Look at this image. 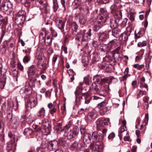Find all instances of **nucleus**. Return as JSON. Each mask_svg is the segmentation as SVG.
Instances as JSON below:
<instances>
[{"instance_id":"obj_23","label":"nucleus","mask_w":152,"mask_h":152,"mask_svg":"<svg viewBox=\"0 0 152 152\" xmlns=\"http://www.w3.org/2000/svg\"><path fill=\"white\" fill-rule=\"evenodd\" d=\"M91 81V78L89 75H88L86 76L84 78L83 82L87 85H89Z\"/></svg>"},{"instance_id":"obj_53","label":"nucleus","mask_w":152,"mask_h":152,"mask_svg":"<svg viewBox=\"0 0 152 152\" xmlns=\"http://www.w3.org/2000/svg\"><path fill=\"white\" fill-rule=\"evenodd\" d=\"M20 123H21L22 124H24V123H26V119L25 118V116H22L20 119Z\"/></svg>"},{"instance_id":"obj_43","label":"nucleus","mask_w":152,"mask_h":152,"mask_svg":"<svg viewBox=\"0 0 152 152\" xmlns=\"http://www.w3.org/2000/svg\"><path fill=\"white\" fill-rule=\"evenodd\" d=\"M30 60V57L28 56H25L23 59V62L24 63L28 62Z\"/></svg>"},{"instance_id":"obj_49","label":"nucleus","mask_w":152,"mask_h":152,"mask_svg":"<svg viewBox=\"0 0 152 152\" xmlns=\"http://www.w3.org/2000/svg\"><path fill=\"white\" fill-rule=\"evenodd\" d=\"M149 119L148 114L146 113L145 115V118L143 123L145 124H148Z\"/></svg>"},{"instance_id":"obj_54","label":"nucleus","mask_w":152,"mask_h":152,"mask_svg":"<svg viewBox=\"0 0 152 152\" xmlns=\"http://www.w3.org/2000/svg\"><path fill=\"white\" fill-rule=\"evenodd\" d=\"M70 70V71H71L72 72H73L72 75V77L71 78V82H72V81H73L75 79L74 76V75H76V73L73 71V70L72 69H71Z\"/></svg>"},{"instance_id":"obj_13","label":"nucleus","mask_w":152,"mask_h":152,"mask_svg":"<svg viewBox=\"0 0 152 152\" xmlns=\"http://www.w3.org/2000/svg\"><path fill=\"white\" fill-rule=\"evenodd\" d=\"M114 19L117 21L119 22L122 18V14L121 10H116L114 15Z\"/></svg>"},{"instance_id":"obj_40","label":"nucleus","mask_w":152,"mask_h":152,"mask_svg":"<svg viewBox=\"0 0 152 152\" xmlns=\"http://www.w3.org/2000/svg\"><path fill=\"white\" fill-rule=\"evenodd\" d=\"M105 106V103L104 102L99 103L98 104V107L99 109L106 107Z\"/></svg>"},{"instance_id":"obj_61","label":"nucleus","mask_w":152,"mask_h":152,"mask_svg":"<svg viewBox=\"0 0 152 152\" xmlns=\"http://www.w3.org/2000/svg\"><path fill=\"white\" fill-rule=\"evenodd\" d=\"M86 110L87 108H86L85 110L82 108H81L78 111V113L79 114H82L84 113V111H86Z\"/></svg>"},{"instance_id":"obj_35","label":"nucleus","mask_w":152,"mask_h":152,"mask_svg":"<svg viewBox=\"0 0 152 152\" xmlns=\"http://www.w3.org/2000/svg\"><path fill=\"white\" fill-rule=\"evenodd\" d=\"M133 66L134 68L139 70H140L144 67V65L143 64L140 65L138 64H137L134 65Z\"/></svg>"},{"instance_id":"obj_60","label":"nucleus","mask_w":152,"mask_h":152,"mask_svg":"<svg viewBox=\"0 0 152 152\" xmlns=\"http://www.w3.org/2000/svg\"><path fill=\"white\" fill-rule=\"evenodd\" d=\"M126 30L127 33V34H130L132 32V29L131 27H130V26L127 27L126 29Z\"/></svg>"},{"instance_id":"obj_47","label":"nucleus","mask_w":152,"mask_h":152,"mask_svg":"<svg viewBox=\"0 0 152 152\" xmlns=\"http://www.w3.org/2000/svg\"><path fill=\"white\" fill-rule=\"evenodd\" d=\"M32 132V131L31 130L28 128L25 129L24 131L25 134L27 135H28L29 134H30Z\"/></svg>"},{"instance_id":"obj_9","label":"nucleus","mask_w":152,"mask_h":152,"mask_svg":"<svg viewBox=\"0 0 152 152\" xmlns=\"http://www.w3.org/2000/svg\"><path fill=\"white\" fill-rule=\"evenodd\" d=\"M38 67L42 70H45L47 68V59L38 61L37 63Z\"/></svg>"},{"instance_id":"obj_28","label":"nucleus","mask_w":152,"mask_h":152,"mask_svg":"<svg viewBox=\"0 0 152 152\" xmlns=\"http://www.w3.org/2000/svg\"><path fill=\"white\" fill-rule=\"evenodd\" d=\"M128 18L131 21H133L135 19V15L134 13L131 12L128 14Z\"/></svg>"},{"instance_id":"obj_50","label":"nucleus","mask_w":152,"mask_h":152,"mask_svg":"<svg viewBox=\"0 0 152 152\" xmlns=\"http://www.w3.org/2000/svg\"><path fill=\"white\" fill-rule=\"evenodd\" d=\"M103 128V125L102 124H96L97 129L100 131Z\"/></svg>"},{"instance_id":"obj_8","label":"nucleus","mask_w":152,"mask_h":152,"mask_svg":"<svg viewBox=\"0 0 152 152\" xmlns=\"http://www.w3.org/2000/svg\"><path fill=\"white\" fill-rule=\"evenodd\" d=\"M25 13L24 11L19 12L15 20V22L17 24L23 23L26 20Z\"/></svg>"},{"instance_id":"obj_31","label":"nucleus","mask_w":152,"mask_h":152,"mask_svg":"<svg viewBox=\"0 0 152 152\" xmlns=\"http://www.w3.org/2000/svg\"><path fill=\"white\" fill-rule=\"evenodd\" d=\"M126 124H123V126H121L120 129L119 131V132L122 133L124 132L127 131V129L126 128Z\"/></svg>"},{"instance_id":"obj_32","label":"nucleus","mask_w":152,"mask_h":152,"mask_svg":"<svg viewBox=\"0 0 152 152\" xmlns=\"http://www.w3.org/2000/svg\"><path fill=\"white\" fill-rule=\"evenodd\" d=\"M7 45V41H4L2 48H1V51L2 53H4L6 51V46Z\"/></svg>"},{"instance_id":"obj_39","label":"nucleus","mask_w":152,"mask_h":152,"mask_svg":"<svg viewBox=\"0 0 152 152\" xmlns=\"http://www.w3.org/2000/svg\"><path fill=\"white\" fill-rule=\"evenodd\" d=\"M82 7L83 11L85 13H87L88 11V8L87 5L86 4H83Z\"/></svg>"},{"instance_id":"obj_3","label":"nucleus","mask_w":152,"mask_h":152,"mask_svg":"<svg viewBox=\"0 0 152 152\" xmlns=\"http://www.w3.org/2000/svg\"><path fill=\"white\" fill-rule=\"evenodd\" d=\"M100 13L98 16L99 19L101 20L98 22V25L95 24L94 28V30L95 31H97L100 28L99 25L106 22L108 17V14L106 10L103 8H101L99 10Z\"/></svg>"},{"instance_id":"obj_63","label":"nucleus","mask_w":152,"mask_h":152,"mask_svg":"<svg viewBox=\"0 0 152 152\" xmlns=\"http://www.w3.org/2000/svg\"><path fill=\"white\" fill-rule=\"evenodd\" d=\"M7 117L8 119L11 120L12 118V114L11 112L8 113L7 115Z\"/></svg>"},{"instance_id":"obj_22","label":"nucleus","mask_w":152,"mask_h":152,"mask_svg":"<svg viewBox=\"0 0 152 152\" xmlns=\"http://www.w3.org/2000/svg\"><path fill=\"white\" fill-rule=\"evenodd\" d=\"M128 39V35L127 34L125 33H122L119 37L120 40H122L123 41H126Z\"/></svg>"},{"instance_id":"obj_16","label":"nucleus","mask_w":152,"mask_h":152,"mask_svg":"<svg viewBox=\"0 0 152 152\" xmlns=\"http://www.w3.org/2000/svg\"><path fill=\"white\" fill-rule=\"evenodd\" d=\"M38 81L37 80V77L35 76L31 77L29 83V85L32 87H35L38 83Z\"/></svg>"},{"instance_id":"obj_14","label":"nucleus","mask_w":152,"mask_h":152,"mask_svg":"<svg viewBox=\"0 0 152 152\" xmlns=\"http://www.w3.org/2000/svg\"><path fill=\"white\" fill-rule=\"evenodd\" d=\"M36 68L34 65H31L29 68L28 71L29 76L34 75L36 73Z\"/></svg>"},{"instance_id":"obj_42","label":"nucleus","mask_w":152,"mask_h":152,"mask_svg":"<svg viewBox=\"0 0 152 152\" xmlns=\"http://www.w3.org/2000/svg\"><path fill=\"white\" fill-rule=\"evenodd\" d=\"M43 129H44L45 131L46 132V133L45 134L46 135L50 133V129L48 128V126H47L45 125H44L43 126Z\"/></svg>"},{"instance_id":"obj_45","label":"nucleus","mask_w":152,"mask_h":152,"mask_svg":"<svg viewBox=\"0 0 152 152\" xmlns=\"http://www.w3.org/2000/svg\"><path fill=\"white\" fill-rule=\"evenodd\" d=\"M2 7L3 8V10L5 12L7 11H10V10L9 9H8V8H7L6 7V6L5 5V4L4 3V2H3L2 3Z\"/></svg>"},{"instance_id":"obj_19","label":"nucleus","mask_w":152,"mask_h":152,"mask_svg":"<svg viewBox=\"0 0 152 152\" xmlns=\"http://www.w3.org/2000/svg\"><path fill=\"white\" fill-rule=\"evenodd\" d=\"M108 37V35L105 32L101 33L99 36V38L102 41H105Z\"/></svg>"},{"instance_id":"obj_52","label":"nucleus","mask_w":152,"mask_h":152,"mask_svg":"<svg viewBox=\"0 0 152 152\" xmlns=\"http://www.w3.org/2000/svg\"><path fill=\"white\" fill-rule=\"evenodd\" d=\"M128 20V19L126 18L123 19L122 22L121 23V24L122 25L124 26H125Z\"/></svg>"},{"instance_id":"obj_18","label":"nucleus","mask_w":152,"mask_h":152,"mask_svg":"<svg viewBox=\"0 0 152 152\" xmlns=\"http://www.w3.org/2000/svg\"><path fill=\"white\" fill-rule=\"evenodd\" d=\"M56 22L57 25L59 29H61L64 28V21L60 19H56Z\"/></svg>"},{"instance_id":"obj_25","label":"nucleus","mask_w":152,"mask_h":152,"mask_svg":"<svg viewBox=\"0 0 152 152\" xmlns=\"http://www.w3.org/2000/svg\"><path fill=\"white\" fill-rule=\"evenodd\" d=\"M41 144L43 148H48V147L49 141L46 139H44L42 140Z\"/></svg>"},{"instance_id":"obj_2","label":"nucleus","mask_w":152,"mask_h":152,"mask_svg":"<svg viewBox=\"0 0 152 152\" xmlns=\"http://www.w3.org/2000/svg\"><path fill=\"white\" fill-rule=\"evenodd\" d=\"M94 82L91 86V89L94 93L99 94L102 90V83L101 77L98 75H96L93 77Z\"/></svg>"},{"instance_id":"obj_17","label":"nucleus","mask_w":152,"mask_h":152,"mask_svg":"<svg viewBox=\"0 0 152 152\" xmlns=\"http://www.w3.org/2000/svg\"><path fill=\"white\" fill-rule=\"evenodd\" d=\"M45 115V110L44 107L40 108L37 113V116L41 118H44Z\"/></svg>"},{"instance_id":"obj_38","label":"nucleus","mask_w":152,"mask_h":152,"mask_svg":"<svg viewBox=\"0 0 152 152\" xmlns=\"http://www.w3.org/2000/svg\"><path fill=\"white\" fill-rule=\"evenodd\" d=\"M78 146V142H75L71 146V148L72 149H77Z\"/></svg>"},{"instance_id":"obj_5","label":"nucleus","mask_w":152,"mask_h":152,"mask_svg":"<svg viewBox=\"0 0 152 152\" xmlns=\"http://www.w3.org/2000/svg\"><path fill=\"white\" fill-rule=\"evenodd\" d=\"M43 47L41 45H39L37 49L35 57L38 61L46 58L43 53Z\"/></svg>"},{"instance_id":"obj_29","label":"nucleus","mask_w":152,"mask_h":152,"mask_svg":"<svg viewBox=\"0 0 152 152\" xmlns=\"http://www.w3.org/2000/svg\"><path fill=\"white\" fill-rule=\"evenodd\" d=\"M108 111V110L107 107L100 109L99 112L100 115H104Z\"/></svg>"},{"instance_id":"obj_41","label":"nucleus","mask_w":152,"mask_h":152,"mask_svg":"<svg viewBox=\"0 0 152 152\" xmlns=\"http://www.w3.org/2000/svg\"><path fill=\"white\" fill-rule=\"evenodd\" d=\"M50 30L51 31V34L52 36L54 37H56L57 35V32L52 28H50Z\"/></svg>"},{"instance_id":"obj_27","label":"nucleus","mask_w":152,"mask_h":152,"mask_svg":"<svg viewBox=\"0 0 152 152\" xmlns=\"http://www.w3.org/2000/svg\"><path fill=\"white\" fill-rule=\"evenodd\" d=\"M96 112L93 111L90 112L88 113V117L91 119L94 118L96 116Z\"/></svg>"},{"instance_id":"obj_44","label":"nucleus","mask_w":152,"mask_h":152,"mask_svg":"<svg viewBox=\"0 0 152 152\" xmlns=\"http://www.w3.org/2000/svg\"><path fill=\"white\" fill-rule=\"evenodd\" d=\"M56 2V1H54L53 2V9L55 12H56L57 11L58 8V4Z\"/></svg>"},{"instance_id":"obj_21","label":"nucleus","mask_w":152,"mask_h":152,"mask_svg":"<svg viewBox=\"0 0 152 152\" xmlns=\"http://www.w3.org/2000/svg\"><path fill=\"white\" fill-rule=\"evenodd\" d=\"M78 18L79 22L80 24H83L86 23V19L83 15H78Z\"/></svg>"},{"instance_id":"obj_46","label":"nucleus","mask_w":152,"mask_h":152,"mask_svg":"<svg viewBox=\"0 0 152 152\" xmlns=\"http://www.w3.org/2000/svg\"><path fill=\"white\" fill-rule=\"evenodd\" d=\"M137 92L138 93V95L140 96V95L142 96L143 95L145 94L147 92L145 90L142 91L140 90H138L137 91Z\"/></svg>"},{"instance_id":"obj_64","label":"nucleus","mask_w":152,"mask_h":152,"mask_svg":"<svg viewBox=\"0 0 152 152\" xmlns=\"http://www.w3.org/2000/svg\"><path fill=\"white\" fill-rule=\"evenodd\" d=\"M140 124H137V126H136V127L137 129H142L143 128V125L142 124L141 125H140Z\"/></svg>"},{"instance_id":"obj_48","label":"nucleus","mask_w":152,"mask_h":152,"mask_svg":"<svg viewBox=\"0 0 152 152\" xmlns=\"http://www.w3.org/2000/svg\"><path fill=\"white\" fill-rule=\"evenodd\" d=\"M32 126L34 129H37V131H40L41 129V127L36 124H33Z\"/></svg>"},{"instance_id":"obj_56","label":"nucleus","mask_w":152,"mask_h":152,"mask_svg":"<svg viewBox=\"0 0 152 152\" xmlns=\"http://www.w3.org/2000/svg\"><path fill=\"white\" fill-rule=\"evenodd\" d=\"M127 75H128L125 74L124 76H122V77H120V80L121 81H123L125 80H126L127 77Z\"/></svg>"},{"instance_id":"obj_15","label":"nucleus","mask_w":152,"mask_h":152,"mask_svg":"<svg viewBox=\"0 0 152 152\" xmlns=\"http://www.w3.org/2000/svg\"><path fill=\"white\" fill-rule=\"evenodd\" d=\"M116 20L111 19L110 20V24L111 28L113 29L117 28L118 26V22Z\"/></svg>"},{"instance_id":"obj_1","label":"nucleus","mask_w":152,"mask_h":152,"mask_svg":"<svg viewBox=\"0 0 152 152\" xmlns=\"http://www.w3.org/2000/svg\"><path fill=\"white\" fill-rule=\"evenodd\" d=\"M91 29H89L86 32L85 30H83L77 35L75 39L76 40L81 41V44L85 46L88 44L87 41L90 38L91 34Z\"/></svg>"},{"instance_id":"obj_10","label":"nucleus","mask_w":152,"mask_h":152,"mask_svg":"<svg viewBox=\"0 0 152 152\" xmlns=\"http://www.w3.org/2000/svg\"><path fill=\"white\" fill-rule=\"evenodd\" d=\"M32 93L31 87L26 86L22 88L20 91V93L22 96L30 95Z\"/></svg>"},{"instance_id":"obj_7","label":"nucleus","mask_w":152,"mask_h":152,"mask_svg":"<svg viewBox=\"0 0 152 152\" xmlns=\"http://www.w3.org/2000/svg\"><path fill=\"white\" fill-rule=\"evenodd\" d=\"M90 146L92 148V151L95 152H101L102 149L101 143L100 142L95 141L92 142Z\"/></svg>"},{"instance_id":"obj_34","label":"nucleus","mask_w":152,"mask_h":152,"mask_svg":"<svg viewBox=\"0 0 152 152\" xmlns=\"http://www.w3.org/2000/svg\"><path fill=\"white\" fill-rule=\"evenodd\" d=\"M147 45V43L145 41L139 42L137 44V46L139 47H142L146 46Z\"/></svg>"},{"instance_id":"obj_6","label":"nucleus","mask_w":152,"mask_h":152,"mask_svg":"<svg viewBox=\"0 0 152 152\" xmlns=\"http://www.w3.org/2000/svg\"><path fill=\"white\" fill-rule=\"evenodd\" d=\"M83 83H80L79 86L77 88L75 94L76 95V101L77 102H80V100L82 99V96L83 94H82V92L83 90L82 85Z\"/></svg>"},{"instance_id":"obj_12","label":"nucleus","mask_w":152,"mask_h":152,"mask_svg":"<svg viewBox=\"0 0 152 152\" xmlns=\"http://www.w3.org/2000/svg\"><path fill=\"white\" fill-rule=\"evenodd\" d=\"M37 101L36 98L32 97H30L27 100L28 107L31 108L35 107L37 104Z\"/></svg>"},{"instance_id":"obj_26","label":"nucleus","mask_w":152,"mask_h":152,"mask_svg":"<svg viewBox=\"0 0 152 152\" xmlns=\"http://www.w3.org/2000/svg\"><path fill=\"white\" fill-rule=\"evenodd\" d=\"M143 33L144 31H143L140 30L138 32L137 34H136L135 35V37L136 39H136L140 38L143 36Z\"/></svg>"},{"instance_id":"obj_57","label":"nucleus","mask_w":152,"mask_h":152,"mask_svg":"<svg viewBox=\"0 0 152 152\" xmlns=\"http://www.w3.org/2000/svg\"><path fill=\"white\" fill-rule=\"evenodd\" d=\"M86 130V127H83L81 126V127L80 128V131L81 133L82 134H84L85 131Z\"/></svg>"},{"instance_id":"obj_55","label":"nucleus","mask_w":152,"mask_h":152,"mask_svg":"<svg viewBox=\"0 0 152 152\" xmlns=\"http://www.w3.org/2000/svg\"><path fill=\"white\" fill-rule=\"evenodd\" d=\"M100 69H104L105 67V65L102 64H99L98 65Z\"/></svg>"},{"instance_id":"obj_37","label":"nucleus","mask_w":152,"mask_h":152,"mask_svg":"<svg viewBox=\"0 0 152 152\" xmlns=\"http://www.w3.org/2000/svg\"><path fill=\"white\" fill-rule=\"evenodd\" d=\"M54 129L55 130L58 131L61 129L62 130V124H56L54 126Z\"/></svg>"},{"instance_id":"obj_58","label":"nucleus","mask_w":152,"mask_h":152,"mask_svg":"<svg viewBox=\"0 0 152 152\" xmlns=\"http://www.w3.org/2000/svg\"><path fill=\"white\" fill-rule=\"evenodd\" d=\"M45 95L46 97H50L51 95V92L49 90L45 92Z\"/></svg>"},{"instance_id":"obj_51","label":"nucleus","mask_w":152,"mask_h":152,"mask_svg":"<svg viewBox=\"0 0 152 152\" xmlns=\"http://www.w3.org/2000/svg\"><path fill=\"white\" fill-rule=\"evenodd\" d=\"M108 81V77H105L104 78L102 79L101 78V83L102 85L103 83H107Z\"/></svg>"},{"instance_id":"obj_30","label":"nucleus","mask_w":152,"mask_h":152,"mask_svg":"<svg viewBox=\"0 0 152 152\" xmlns=\"http://www.w3.org/2000/svg\"><path fill=\"white\" fill-rule=\"evenodd\" d=\"M13 106V103L11 102H8L7 104V110L8 111L9 110H10L11 112H12Z\"/></svg>"},{"instance_id":"obj_20","label":"nucleus","mask_w":152,"mask_h":152,"mask_svg":"<svg viewBox=\"0 0 152 152\" xmlns=\"http://www.w3.org/2000/svg\"><path fill=\"white\" fill-rule=\"evenodd\" d=\"M53 39V38L52 37H50V36H47L46 38L44 39V40L46 45H48L51 44Z\"/></svg>"},{"instance_id":"obj_59","label":"nucleus","mask_w":152,"mask_h":152,"mask_svg":"<svg viewBox=\"0 0 152 152\" xmlns=\"http://www.w3.org/2000/svg\"><path fill=\"white\" fill-rule=\"evenodd\" d=\"M56 108L54 107L50 110V113L51 115H53V114L56 112Z\"/></svg>"},{"instance_id":"obj_33","label":"nucleus","mask_w":152,"mask_h":152,"mask_svg":"<svg viewBox=\"0 0 152 152\" xmlns=\"http://www.w3.org/2000/svg\"><path fill=\"white\" fill-rule=\"evenodd\" d=\"M116 41L117 40L115 39L110 41L108 43V46L110 47V48H112L115 42H116Z\"/></svg>"},{"instance_id":"obj_36","label":"nucleus","mask_w":152,"mask_h":152,"mask_svg":"<svg viewBox=\"0 0 152 152\" xmlns=\"http://www.w3.org/2000/svg\"><path fill=\"white\" fill-rule=\"evenodd\" d=\"M4 3L5 4L6 7L10 10L12 8V3L10 1H8L6 2H4Z\"/></svg>"},{"instance_id":"obj_4","label":"nucleus","mask_w":152,"mask_h":152,"mask_svg":"<svg viewBox=\"0 0 152 152\" xmlns=\"http://www.w3.org/2000/svg\"><path fill=\"white\" fill-rule=\"evenodd\" d=\"M79 132V129L77 127H75L72 130H66L64 132V135L66 136L68 139H70L76 137Z\"/></svg>"},{"instance_id":"obj_24","label":"nucleus","mask_w":152,"mask_h":152,"mask_svg":"<svg viewBox=\"0 0 152 152\" xmlns=\"http://www.w3.org/2000/svg\"><path fill=\"white\" fill-rule=\"evenodd\" d=\"M84 99H85V103L86 104H88L91 102V96L89 95H85L84 96Z\"/></svg>"},{"instance_id":"obj_11","label":"nucleus","mask_w":152,"mask_h":152,"mask_svg":"<svg viewBox=\"0 0 152 152\" xmlns=\"http://www.w3.org/2000/svg\"><path fill=\"white\" fill-rule=\"evenodd\" d=\"M92 136L94 140H96V142L101 141L103 139L104 136L101 133H98L96 131L93 132L92 134Z\"/></svg>"},{"instance_id":"obj_62","label":"nucleus","mask_w":152,"mask_h":152,"mask_svg":"<svg viewBox=\"0 0 152 152\" xmlns=\"http://www.w3.org/2000/svg\"><path fill=\"white\" fill-rule=\"evenodd\" d=\"M115 137V134L113 133H112L109 135L108 136V138L109 139H110L114 138Z\"/></svg>"}]
</instances>
